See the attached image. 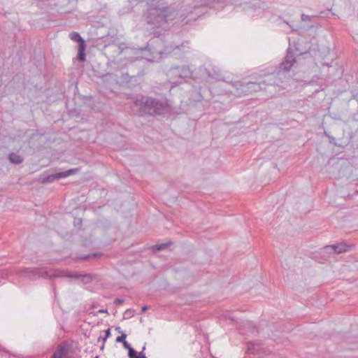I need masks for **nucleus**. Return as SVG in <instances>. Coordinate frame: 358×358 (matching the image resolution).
<instances>
[{
  "instance_id": "f257e3e1",
  "label": "nucleus",
  "mask_w": 358,
  "mask_h": 358,
  "mask_svg": "<svg viewBox=\"0 0 358 358\" xmlns=\"http://www.w3.org/2000/svg\"><path fill=\"white\" fill-rule=\"evenodd\" d=\"M148 6L144 17L147 24L155 27H163L171 17L170 9L164 0H148Z\"/></svg>"
},
{
  "instance_id": "f03ea898",
  "label": "nucleus",
  "mask_w": 358,
  "mask_h": 358,
  "mask_svg": "<svg viewBox=\"0 0 358 358\" xmlns=\"http://www.w3.org/2000/svg\"><path fill=\"white\" fill-rule=\"evenodd\" d=\"M131 101L134 106L137 108V110L141 116L160 115L166 110L167 105L155 98L135 96L131 97Z\"/></svg>"
},
{
  "instance_id": "7ed1b4c3",
  "label": "nucleus",
  "mask_w": 358,
  "mask_h": 358,
  "mask_svg": "<svg viewBox=\"0 0 358 358\" xmlns=\"http://www.w3.org/2000/svg\"><path fill=\"white\" fill-rule=\"evenodd\" d=\"M192 71L187 66L171 67L168 72V75L171 78H185L191 76Z\"/></svg>"
},
{
  "instance_id": "20e7f679",
  "label": "nucleus",
  "mask_w": 358,
  "mask_h": 358,
  "mask_svg": "<svg viewBox=\"0 0 358 358\" xmlns=\"http://www.w3.org/2000/svg\"><path fill=\"white\" fill-rule=\"evenodd\" d=\"M70 38L76 42H78V58L79 61L84 62L85 60V50L86 48V44L84 39L80 36V35L76 31H73L69 34Z\"/></svg>"
},
{
  "instance_id": "39448f33",
  "label": "nucleus",
  "mask_w": 358,
  "mask_h": 358,
  "mask_svg": "<svg viewBox=\"0 0 358 358\" xmlns=\"http://www.w3.org/2000/svg\"><path fill=\"white\" fill-rule=\"evenodd\" d=\"M295 57L291 48H288L284 60L280 63L278 67V73L280 72H288L290 71L295 63Z\"/></svg>"
},
{
  "instance_id": "423d86ee",
  "label": "nucleus",
  "mask_w": 358,
  "mask_h": 358,
  "mask_svg": "<svg viewBox=\"0 0 358 358\" xmlns=\"http://www.w3.org/2000/svg\"><path fill=\"white\" fill-rule=\"evenodd\" d=\"M21 275L31 277L34 275H38L43 278H52L56 275L51 273V271H48L46 268H32L25 269L22 271Z\"/></svg>"
},
{
  "instance_id": "0eeeda50",
  "label": "nucleus",
  "mask_w": 358,
  "mask_h": 358,
  "mask_svg": "<svg viewBox=\"0 0 358 358\" xmlns=\"http://www.w3.org/2000/svg\"><path fill=\"white\" fill-rule=\"evenodd\" d=\"M52 358H72L70 355L69 346L64 343L59 345L52 355Z\"/></svg>"
},
{
  "instance_id": "6e6552de",
  "label": "nucleus",
  "mask_w": 358,
  "mask_h": 358,
  "mask_svg": "<svg viewBox=\"0 0 358 358\" xmlns=\"http://www.w3.org/2000/svg\"><path fill=\"white\" fill-rule=\"evenodd\" d=\"M234 85L236 87V91L234 92L235 96H241L250 94V89L248 87L249 82L247 83H243L241 82L237 81L234 83Z\"/></svg>"
},
{
  "instance_id": "1a4fd4ad",
  "label": "nucleus",
  "mask_w": 358,
  "mask_h": 358,
  "mask_svg": "<svg viewBox=\"0 0 358 358\" xmlns=\"http://www.w3.org/2000/svg\"><path fill=\"white\" fill-rule=\"evenodd\" d=\"M62 178L60 173L47 174L43 173L39 177V182L42 184L52 182L55 180Z\"/></svg>"
},
{
  "instance_id": "9d476101",
  "label": "nucleus",
  "mask_w": 358,
  "mask_h": 358,
  "mask_svg": "<svg viewBox=\"0 0 358 358\" xmlns=\"http://www.w3.org/2000/svg\"><path fill=\"white\" fill-rule=\"evenodd\" d=\"M330 247L332 248L335 252L338 254L347 252L350 249V247L346 245L345 243H340L336 245H331Z\"/></svg>"
},
{
  "instance_id": "9b49d317",
  "label": "nucleus",
  "mask_w": 358,
  "mask_h": 358,
  "mask_svg": "<svg viewBox=\"0 0 358 358\" xmlns=\"http://www.w3.org/2000/svg\"><path fill=\"white\" fill-rule=\"evenodd\" d=\"M8 160L12 164H20L22 163L23 157L15 152H11L8 155Z\"/></svg>"
},
{
  "instance_id": "f8f14e48",
  "label": "nucleus",
  "mask_w": 358,
  "mask_h": 358,
  "mask_svg": "<svg viewBox=\"0 0 358 358\" xmlns=\"http://www.w3.org/2000/svg\"><path fill=\"white\" fill-rule=\"evenodd\" d=\"M328 71H329V75H328V78H331V77H334L335 75V72L337 71L338 72V76H341L342 73H343V69L341 66H338V65H335V66H328Z\"/></svg>"
},
{
  "instance_id": "ddd939ff",
  "label": "nucleus",
  "mask_w": 358,
  "mask_h": 358,
  "mask_svg": "<svg viewBox=\"0 0 358 358\" xmlns=\"http://www.w3.org/2000/svg\"><path fill=\"white\" fill-rule=\"evenodd\" d=\"M262 85H265V81H262L260 83H256V82H249V89H250V94L258 92L260 90H262Z\"/></svg>"
},
{
  "instance_id": "4468645a",
  "label": "nucleus",
  "mask_w": 358,
  "mask_h": 358,
  "mask_svg": "<svg viewBox=\"0 0 358 358\" xmlns=\"http://www.w3.org/2000/svg\"><path fill=\"white\" fill-rule=\"evenodd\" d=\"M171 244V242L161 243V244H156L152 247V249L155 252L163 250L167 248L168 246H169Z\"/></svg>"
},
{
  "instance_id": "2eb2a0df",
  "label": "nucleus",
  "mask_w": 358,
  "mask_h": 358,
  "mask_svg": "<svg viewBox=\"0 0 358 358\" xmlns=\"http://www.w3.org/2000/svg\"><path fill=\"white\" fill-rule=\"evenodd\" d=\"M101 253H91L88 255H81L79 259L82 260H90L96 259L97 257L100 256Z\"/></svg>"
},
{
  "instance_id": "dca6fc26",
  "label": "nucleus",
  "mask_w": 358,
  "mask_h": 358,
  "mask_svg": "<svg viewBox=\"0 0 358 358\" xmlns=\"http://www.w3.org/2000/svg\"><path fill=\"white\" fill-rule=\"evenodd\" d=\"M77 171H78L77 169H69L68 171H62V172H59V173H60L62 178H66L71 175H73V174L77 173Z\"/></svg>"
},
{
  "instance_id": "f3484780",
  "label": "nucleus",
  "mask_w": 358,
  "mask_h": 358,
  "mask_svg": "<svg viewBox=\"0 0 358 358\" xmlns=\"http://www.w3.org/2000/svg\"><path fill=\"white\" fill-rule=\"evenodd\" d=\"M258 349H259V345L257 344L250 343H248V352L255 354V353L257 352Z\"/></svg>"
},
{
  "instance_id": "a211bd4d",
  "label": "nucleus",
  "mask_w": 358,
  "mask_h": 358,
  "mask_svg": "<svg viewBox=\"0 0 358 358\" xmlns=\"http://www.w3.org/2000/svg\"><path fill=\"white\" fill-rule=\"evenodd\" d=\"M69 277L73 278H77V279L80 278L90 279L91 274H83V275H81V274H78V273H74L73 275H69Z\"/></svg>"
},
{
  "instance_id": "6ab92c4d",
  "label": "nucleus",
  "mask_w": 358,
  "mask_h": 358,
  "mask_svg": "<svg viewBox=\"0 0 358 358\" xmlns=\"http://www.w3.org/2000/svg\"><path fill=\"white\" fill-rule=\"evenodd\" d=\"M128 350V355L129 358H135L136 357H137L136 352L134 350L133 348H129Z\"/></svg>"
},
{
  "instance_id": "aec40b11",
  "label": "nucleus",
  "mask_w": 358,
  "mask_h": 358,
  "mask_svg": "<svg viewBox=\"0 0 358 358\" xmlns=\"http://www.w3.org/2000/svg\"><path fill=\"white\" fill-rule=\"evenodd\" d=\"M127 335L125 334H122L121 336H117L116 338V342L117 343H124L125 341Z\"/></svg>"
},
{
  "instance_id": "412c9836",
  "label": "nucleus",
  "mask_w": 358,
  "mask_h": 358,
  "mask_svg": "<svg viewBox=\"0 0 358 358\" xmlns=\"http://www.w3.org/2000/svg\"><path fill=\"white\" fill-rule=\"evenodd\" d=\"M123 302H124V300H123V299H116L114 301V303H115L116 306L120 305V304H122Z\"/></svg>"
},
{
  "instance_id": "4be33fe9",
  "label": "nucleus",
  "mask_w": 358,
  "mask_h": 358,
  "mask_svg": "<svg viewBox=\"0 0 358 358\" xmlns=\"http://www.w3.org/2000/svg\"><path fill=\"white\" fill-rule=\"evenodd\" d=\"M110 335V329H108L106 331V336L103 338V341H106V340L107 339L108 337H109Z\"/></svg>"
},
{
  "instance_id": "5701e85b",
  "label": "nucleus",
  "mask_w": 358,
  "mask_h": 358,
  "mask_svg": "<svg viewBox=\"0 0 358 358\" xmlns=\"http://www.w3.org/2000/svg\"><path fill=\"white\" fill-rule=\"evenodd\" d=\"M123 346L127 350H129V348H131L126 341L123 343Z\"/></svg>"
},
{
  "instance_id": "b1692460",
  "label": "nucleus",
  "mask_w": 358,
  "mask_h": 358,
  "mask_svg": "<svg viewBox=\"0 0 358 358\" xmlns=\"http://www.w3.org/2000/svg\"><path fill=\"white\" fill-rule=\"evenodd\" d=\"M145 349V347L144 346L143 348V350L141 352H139L138 355L137 357H146L145 355L143 353L144 350Z\"/></svg>"
},
{
  "instance_id": "393cba45",
  "label": "nucleus",
  "mask_w": 358,
  "mask_h": 358,
  "mask_svg": "<svg viewBox=\"0 0 358 358\" xmlns=\"http://www.w3.org/2000/svg\"><path fill=\"white\" fill-rule=\"evenodd\" d=\"M82 281L85 283H87L89 282L91 280H92V277L90 278V279L89 278H80Z\"/></svg>"
},
{
  "instance_id": "a878e982",
  "label": "nucleus",
  "mask_w": 358,
  "mask_h": 358,
  "mask_svg": "<svg viewBox=\"0 0 358 358\" xmlns=\"http://www.w3.org/2000/svg\"><path fill=\"white\" fill-rule=\"evenodd\" d=\"M330 138V142L331 143H334L335 145H336V143L334 142L335 141V138L334 137H329Z\"/></svg>"
},
{
  "instance_id": "bb28decb",
  "label": "nucleus",
  "mask_w": 358,
  "mask_h": 358,
  "mask_svg": "<svg viewBox=\"0 0 358 358\" xmlns=\"http://www.w3.org/2000/svg\"><path fill=\"white\" fill-rule=\"evenodd\" d=\"M99 313H108L107 309H101L98 311Z\"/></svg>"
},
{
  "instance_id": "cd10ccee",
  "label": "nucleus",
  "mask_w": 358,
  "mask_h": 358,
  "mask_svg": "<svg viewBox=\"0 0 358 358\" xmlns=\"http://www.w3.org/2000/svg\"><path fill=\"white\" fill-rule=\"evenodd\" d=\"M148 309V306H143L142 308V312H145Z\"/></svg>"
},
{
  "instance_id": "c85d7f7f",
  "label": "nucleus",
  "mask_w": 358,
  "mask_h": 358,
  "mask_svg": "<svg viewBox=\"0 0 358 358\" xmlns=\"http://www.w3.org/2000/svg\"><path fill=\"white\" fill-rule=\"evenodd\" d=\"M301 17H302V20H303L304 19H306L305 15H303H303H301Z\"/></svg>"
},
{
  "instance_id": "c756f323",
  "label": "nucleus",
  "mask_w": 358,
  "mask_h": 358,
  "mask_svg": "<svg viewBox=\"0 0 358 358\" xmlns=\"http://www.w3.org/2000/svg\"><path fill=\"white\" fill-rule=\"evenodd\" d=\"M301 17H302V20H303L304 19H306L305 15H303H303H301Z\"/></svg>"
},
{
  "instance_id": "7c9ffc66",
  "label": "nucleus",
  "mask_w": 358,
  "mask_h": 358,
  "mask_svg": "<svg viewBox=\"0 0 358 358\" xmlns=\"http://www.w3.org/2000/svg\"><path fill=\"white\" fill-rule=\"evenodd\" d=\"M135 358H147L146 357H136Z\"/></svg>"
},
{
  "instance_id": "2f4dec72",
  "label": "nucleus",
  "mask_w": 358,
  "mask_h": 358,
  "mask_svg": "<svg viewBox=\"0 0 358 358\" xmlns=\"http://www.w3.org/2000/svg\"><path fill=\"white\" fill-rule=\"evenodd\" d=\"M120 327H117V328H116V330H117V331H119V332L120 331Z\"/></svg>"
},
{
  "instance_id": "473e14b6",
  "label": "nucleus",
  "mask_w": 358,
  "mask_h": 358,
  "mask_svg": "<svg viewBox=\"0 0 358 358\" xmlns=\"http://www.w3.org/2000/svg\"><path fill=\"white\" fill-rule=\"evenodd\" d=\"M96 358H97V357H96Z\"/></svg>"
}]
</instances>
